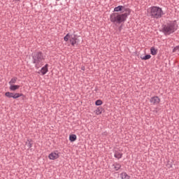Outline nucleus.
<instances>
[{
  "label": "nucleus",
  "mask_w": 179,
  "mask_h": 179,
  "mask_svg": "<svg viewBox=\"0 0 179 179\" xmlns=\"http://www.w3.org/2000/svg\"><path fill=\"white\" fill-rule=\"evenodd\" d=\"M131 15V10L126 9L124 13H113L110 15V20L112 23H123L127 17Z\"/></svg>",
  "instance_id": "1"
},
{
  "label": "nucleus",
  "mask_w": 179,
  "mask_h": 179,
  "mask_svg": "<svg viewBox=\"0 0 179 179\" xmlns=\"http://www.w3.org/2000/svg\"><path fill=\"white\" fill-rule=\"evenodd\" d=\"M148 15L153 19H159L163 16V10L160 7L152 6L148 9Z\"/></svg>",
  "instance_id": "2"
},
{
  "label": "nucleus",
  "mask_w": 179,
  "mask_h": 179,
  "mask_svg": "<svg viewBox=\"0 0 179 179\" xmlns=\"http://www.w3.org/2000/svg\"><path fill=\"white\" fill-rule=\"evenodd\" d=\"M34 64H35L36 68L38 69L43 65L44 62V56L41 52H37L34 57Z\"/></svg>",
  "instance_id": "3"
},
{
  "label": "nucleus",
  "mask_w": 179,
  "mask_h": 179,
  "mask_svg": "<svg viewBox=\"0 0 179 179\" xmlns=\"http://www.w3.org/2000/svg\"><path fill=\"white\" fill-rule=\"evenodd\" d=\"M176 30H177V24L176 22H171L163 27V31L165 34H171Z\"/></svg>",
  "instance_id": "4"
},
{
  "label": "nucleus",
  "mask_w": 179,
  "mask_h": 179,
  "mask_svg": "<svg viewBox=\"0 0 179 179\" xmlns=\"http://www.w3.org/2000/svg\"><path fill=\"white\" fill-rule=\"evenodd\" d=\"M64 41H69L71 45H75V44H76L78 38H76V35L67 34L66 36H64Z\"/></svg>",
  "instance_id": "5"
},
{
  "label": "nucleus",
  "mask_w": 179,
  "mask_h": 179,
  "mask_svg": "<svg viewBox=\"0 0 179 179\" xmlns=\"http://www.w3.org/2000/svg\"><path fill=\"white\" fill-rule=\"evenodd\" d=\"M48 157L50 160H57V159H59V152L54 151L49 155Z\"/></svg>",
  "instance_id": "6"
},
{
  "label": "nucleus",
  "mask_w": 179,
  "mask_h": 179,
  "mask_svg": "<svg viewBox=\"0 0 179 179\" xmlns=\"http://www.w3.org/2000/svg\"><path fill=\"white\" fill-rule=\"evenodd\" d=\"M150 103L152 104H159L160 103V98L159 96H153L150 99Z\"/></svg>",
  "instance_id": "7"
},
{
  "label": "nucleus",
  "mask_w": 179,
  "mask_h": 179,
  "mask_svg": "<svg viewBox=\"0 0 179 179\" xmlns=\"http://www.w3.org/2000/svg\"><path fill=\"white\" fill-rule=\"evenodd\" d=\"M129 9V8H125L124 6H118L117 7H115L114 8V12H125V10Z\"/></svg>",
  "instance_id": "8"
},
{
  "label": "nucleus",
  "mask_w": 179,
  "mask_h": 179,
  "mask_svg": "<svg viewBox=\"0 0 179 179\" xmlns=\"http://www.w3.org/2000/svg\"><path fill=\"white\" fill-rule=\"evenodd\" d=\"M48 72V64H45L41 69V73L42 75H45Z\"/></svg>",
  "instance_id": "9"
},
{
  "label": "nucleus",
  "mask_w": 179,
  "mask_h": 179,
  "mask_svg": "<svg viewBox=\"0 0 179 179\" xmlns=\"http://www.w3.org/2000/svg\"><path fill=\"white\" fill-rule=\"evenodd\" d=\"M103 108L101 107H98L95 110L94 113L96 115H100L103 113Z\"/></svg>",
  "instance_id": "10"
},
{
  "label": "nucleus",
  "mask_w": 179,
  "mask_h": 179,
  "mask_svg": "<svg viewBox=\"0 0 179 179\" xmlns=\"http://www.w3.org/2000/svg\"><path fill=\"white\" fill-rule=\"evenodd\" d=\"M20 87V85H10V90L12 92H15V90H17Z\"/></svg>",
  "instance_id": "11"
},
{
  "label": "nucleus",
  "mask_w": 179,
  "mask_h": 179,
  "mask_svg": "<svg viewBox=\"0 0 179 179\" xmlns=\"http://www.w3.org/2000/svg\"><path fill=\"white\" fill-rule=\"evenodd\" d=\"M120 177L122 179H129L130 176L127 174V173L123 172L120 174Z\"/></svg>",
  "instance_id": "12"
},
{
  "label": "nucleus",
  "mask_w": 179,
  "mask_h": 179,
  "mask_svg": "<svg viewBox=\"0 0 179 179\" xmlns=\"http://www.w3.org/2000/svg\"><path fill=\"white\" fill-rule=\"evenodd\" d=\"M113 167L114 170H115L116 171H118V170L121 169V165L120 164H114L113 165Z\"/></svg>",
  "instance_id": "13"
},
{
  "label": "nucleus",
  "mask_w": 179,
  "mask_h": 179,
  "mask_svg": "<svg viewBox=\"0 0 179 179\" xmlns=\"http://www.w3.org/2000/svg\"><path fill=\"white\" fill-rule=\"evenodd\" d=\"M150 52L152 55H156L157 54V49H155V47L150 48Z\"/></svg>",
  "instance_id": "14"
},
{
  "label": "nucleus",
  "mask_w": 179,
  "mask_h": 179,
  "mask_svg": "<svg viewBox=\"0 0 179 179\" xmlns=\"http://www.w3.org/2000/svg\"><path fill=\"white\" fill-rule=\"evenodd\" d=\"M76 135L75 134H71L69 136V141L71 142H75V141H76Z\"/></svg>",
  "instance_id": "15"
},
{
  "label": "nucleus",
  "mask_w": 179,
  "mask_h": 179,
  "mask_svg": "<svg viewBox=\"0 0 179 179\" xmlns=\"http://www.w3.org/2000/svg\"><path fill=\"white\" fill-rule=\"evenodd\" d=\"M150 58H152V56H150V55H147L145 56H141V59L146 61V59H150Z\"/></svg>",
  "instance_id": "16"
},
{
  "label": "nucleus",
  "mask_w": 179,
  "mask_h": 179,
  "mask_svg": "<svg viewBox=\"0 0 179 179\" xmlns=\"http://www.w3.org/2000/svg\"><path fill=\"white\" fill-rule=\"evenodd\" d=\"M115 157H116V159H121V157H122V153L119 152H115Z\"/></svg>",
  "instance_id": "17"
},
{
  "label": "nucleus",
  "mask_w": 179,
  "mask_h": 179,
  "mask_svg": "<svg viewBox=\"0 0 179 179\" xmlns=\"http://www.w3.org/2000/svg\"><path fill=\"white\" fill-rule=\"evenodd\" d=\"M5 96L8 97L9 99L13 98V93L10 92H7L5 93Z\"/></svg>",
  "instance_id": "18"
},
{
  "label": "nucleus",
  "mask_w": 179,
  "mask_h": 179,
  "mask_svg": "<svg viewBox=\"0 0 179 179\" xmlns=\"http://www.w3.org/2000/svg\"><path fill=\"white\" fill-rule=\"evenodd\" d=\"M22 96H23V94L15 93L13 94V99H19V97H22Z\"/></svg>",
  "instance_id": "19"
},
{
  "label": "nucleus",
  "mask_w": 179,
  "mask_h": 179,
  "mask_svg": "<svg viewBox=\"0 0 179 179\" xmlns=\"http://www.w3.org/2000/svg\"><path fill=\"white\" fill-rule=\"evenodd\" d=\"M17 80V78H12L10 82H9V85H13L14 83H16V81Z\"/></svg>",
  "instance_id": "20"
},
{
  "label": "nucleus",
  "mask_w": 179,
  "mask_h": 179,
  "mask_svg": "<svg viewBox=\"0 0 179 179\" xmlns=\"http://www.w3.org/2000/svg\"><path fill=\"white\" fill-rule=\"evenodd\" d=\"M96 106H101L103 104V101L98 99L95 102Z\"/></svg>",
  "instance_id": "21"
},
{
  "label": "nucleus",
  "mask_w": 179,
  "mask_h": 179,
  "mask_svg": "<svg viewBox=\"0 0 179 179\" xmlns=\"http://www.w3.org/2000/svg\"><path fill=\"white\" fill-rule=\"evenodd\" d=\"M27 142H28V144H27L28 148H31V146H33V143H31V141L28 140Z\"/></svg>",
  "instance_id": "22"
},
{
  "label": "nucleus",
  "mask_w": 179,
  "mask_h": 179,
  "mask_svg": "<svg viewBox=\"0 0 179 179\" xmlns=\"http://www.w3.org/2000/svg\"><path fill=\"white\" fill-rule=\"evenodd\" d=\"M179 52V45L173 48V52Z\"/></svg>",
  "instance_id": "23"
},
{
  "label": "nucleus",
  "mask_w": 179,
  "mask_h": 179,
  "mask_svg": "<svg viewBox=\"0 0 179 179\" xmlns=\"http://www.w3.org/2000/svg\"><path fill=\"white\" fill-rule=\"evenodd\" d=\"M81 69H82V71H85V66H83V67L81 68Z\"/></svg>",
  "instance_id": "24"
}]
</instances>
